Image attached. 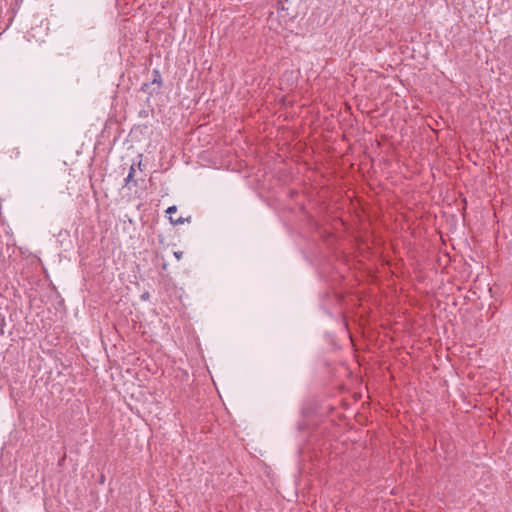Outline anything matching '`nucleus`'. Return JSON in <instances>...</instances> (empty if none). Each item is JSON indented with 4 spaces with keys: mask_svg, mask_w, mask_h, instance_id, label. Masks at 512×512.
I'll list each match as a JSON object with an SVG mask.
<instances>
[{
    "mask_svg": "<svg viewBox=\"0 0 512 512\" xmlns=\"http://www.w3.org/2000/svg\"><path fill=\"white\" fill-rule=\"evenodd\" d=\"M176 211H177L176 206H170V207L166 210V213L170 215V220H171V222H172V223H174V224H181V223H183V221H182V219H181V218H179V219H177V220H173V218H172V214L176 213Z\"/></svg>",
    "mask_w": 512,
    "mask_h": 512,
    "instance_id": "f257e3e1",
    "label": "nucleus"
},
{
    "mask_svg": "<svg viewBox=\"0 0 512 512\" xmlns=\"http://www.w3.org/2000/svg\"><path fill=\"white\" fill-rule=\"evenodd\" d=\"M134 171H135V169H134V167L132 166V167L130 168V172H129V174H128L127 178H126V181H127V182H129V181H131V180H132Z\"/></svg>",
    "mask_w": 512,
    "mask_h": 512,
    "instance_id": "f03ea898",
    "label": "nucleus"
}]
</instances>
